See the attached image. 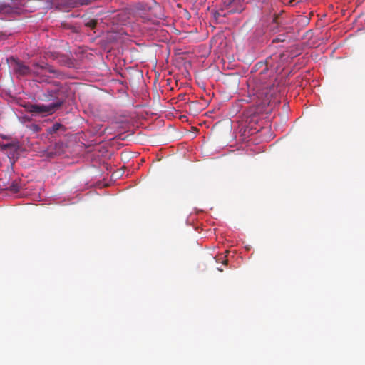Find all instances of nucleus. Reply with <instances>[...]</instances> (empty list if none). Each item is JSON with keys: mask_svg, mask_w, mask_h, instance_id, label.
<instances>
[{"mask_svg": "<svg viewBox=\"0 0 365 365\" xmlns=\"http://www.w3.org/2000/svg\"><path fill=\"white\" fill-rule=\"evenodd\" d=\"M31 72L30 76H34L35 81L39 83L48 82L50 81L49 74H53V76H58V71L55 70L52 66L47 63L39 64L34 63L31 66Z\"/></svg>", "mask_w": 365, "mask_h": 365, "instance_id": "nucleus-1", "label": "nucleus"}, {"mask_svg": "<svg viewBox=\"0 0 365 365\" xmlns=\"http://www.w3.org/2000/svg\"><path fill=\"white\" fill-rule=\"evenodd\" d=\"M44 96L48 101H55V102L51 104L59 105L60 108L65 103L68 96L67 88L59 83H55L54 88L47 89Z\"/></svg>", "mask_w": 365, "mask_h": 365, "instance_id": "nucleus-2", "label": "nucleus"}, {"mask_svg": "<svg viewBox=\"0 0 365 365\" xmlns=\"http://www.w3.org/2000/svg\"><path fill=\"white\" fill-rule=\"evenodd\" d=\"M7 61L9 68L15 75L19 77L31 76V67L26 66L24 62L14 57H10Z\"/></svg>", "mask_w": 365, "mask_h": 365, "instance_id": "nucleus-3", "label": "nucleus"}, {"mask_svg": "<svg viewBox=\"0 0 365 365\" xmlns=\"http://www.w3.org/2000/svg\"><path fill=\"white\" fill-rule=\"evenodd\" d=\"M59 108V105L49 104V105H38L32 104L29 106V112L32 113H45L47 115L53 114L57 109Z\"/></svg>", "mask_w": 365, "mask_h": 365, "instance_id": "nucleus-4", "label": "nucleus"}, {"mask_svg": "<svg viewBox=\"0 0 365 365\" xmlns=\"http://www.w3.org/2000/svg\"><path fill=\"white\" fill-rule=\"evenodd\" d=\"M14 6L13 0H4V2L0 5V11L4 13H9L11 11V9Z\"/></svg>", "mask_w": 365, "mask_h": 365, "instance_id": "nucleus-5", "label": "nucleus"}, {"mask_svg": "<svg viewBox=\"0 0 365 365\" xmlns=\"http://www.w3.org/2000/svg\"><path fill=\"white\" fill-rule=\"evenodd\" d=\"M61 129L65 130L64 126L58 123L53 124L51 128H48L47 132L49 134H53L60 130Z\"/></svg>", "mask_w": 365, "mask_h": 365, "instance_id": "nucleus-6", "label": "nucleus"}, {"mask_svg": "<svg viewBox=\"0 0 365 365\" xmlns=\"http://www.w3.org/2000/svg\"><path fill=\"white\" fill-rule=\"evenodd\" d=\"M21 188V185L18 182L14 181L10 185L9 190L14 193H16L20 190Z\"/></svg>", "mask_w": 365, "mask_h": 365, "instance_id": "nucleus-7", "label": "nucleus"}, {"mask_svg": "<svg viewBox=\"0 0 365 365\" xmlns=\"http://www.w3.org/2000/svg\"><path fill=\"white\" fill-rule=\"evenodd\" d=\"M227 15V13L224 12L223 10L221 11H215L213 12V18L215 19V21L220 22V18L222 16H225Z\"/></svg>", "mask_w": 365, "mask_h": 365, "instance_id": "nucleus-8", "label": "nucleus"}, {"mask_svg": "<svg viewBox=\"0 0 365 365\" xmlns=\"http://www.w3.org/2000/svg\"><path fill=\"white\" fill-rule=\"evenodd\" d=\"M17 146H18V143L17 142H16V143L13 142V143H6V144H2L1 150L2 151H5V150H7L9 148H16Z\"/></svg>", "mask_w": 365, "mask_h": 365, "instance_id": "nucleus-9", "label": "nucleus"}, {"mask_svg": "<svg viewBox=\"0 0 365 365\" xmlns=\"http://www.w3.org/2000/svg\"><path fill=\"white\" fill-rule=\"evenodd\" d=\"M282 14V11L279 14H274L273 18V24L277 25H281L282 21L281 20V15Z\"/></svg>", "mask_w": 365, "mask_h": 365, "instance_id": "nucleus-10", "label": "nucleus"}, {"mask_svg": "<svg viewBox=\"0 0 365 365\" xmlns=\"http://www.w3.org/2000/svg\"><path fill=\"white\" fill-rule=\"evenodd\" d=\"M96 25L97 20L96 19H91L86 24V26L91 28V29H94L96 26Z\"/></svg>", "mask_w": 365, "mask_h": 365, "instance_id": "nucleus-11", "label": "nucleus"}, {"mask_svg": "<svg viewBox=\"0 0 365 365\" xmlns=\"http://www.w3.org/2000/svg\"><path fill=\"white\" fill-rule=\"evenodd\" d=\"M31 129L34 131V132H39L41 130V128L39 125H36V124H34L31 125Z\"/></svg>", "mask_w": 365, "mask_h": 365, "instance_id": "nucleus-12", "label": "nucleus"}, {"mask_svg": "<svg viewBox=\"0 0 365 365\" xmlns=\"http://www.w3.org/2000/svg\"><path fill=\"white\" fill-rule=\"evenodd\" d=\"M0 137L5 140L9 139V137L5 135H0Z\"/></svg>", "mask_w": 365, "mask_h": 365, "instance_id": "nucleus-13", "label": "nucleus"}]
</instances>
